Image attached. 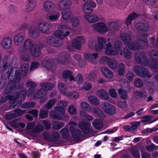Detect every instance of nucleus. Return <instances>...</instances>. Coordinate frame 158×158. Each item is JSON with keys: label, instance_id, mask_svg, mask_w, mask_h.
Instances as JSON below:
<instances>
[{"label": "nucleus", "instance_id": "27", "mask_svg": "<svg viewBox=\"0 0 158 158\" xmlns=\"http://www.w3.org/2000/svg\"><path fill=\"white\" fill-rule=\"evenodd\" d=\"M26 85L29 88V92L27 95V97H29L30 95H32L34 93L37 85L36 84L30 80L27 81Z\"/></svg>", "mask_w": 158, "mask_h": 158}, {"label": "nucleus", "instance_id": "13", "mask_svg": "<svg viewBox=\"0 0 158 158\" xmlns=\"http://www.w3.org/2000/svg\"><path fill=\"white\" fill-rule=\"evenodd\" d=\"M64 59V58L62 57L61 60L60 58L59 60L55 59L53 61L52 59L44 60L42 61V64L43 67L45 68L47 70H51L54 64L59 62L62 63L63 62V60Z\"/></svg>", "mask_w": 158, "mask_h": 158}, {"label": "nucleus", "instance_id": "23", "mask_svg": "<svg viewBox=\"0 0 158 158\" xmlns=\"http://www.w3.org/2000/svg\"><path fill=\"white\" fill-rule=\"evenodd\" d=\"M47 43L50 45H53L56 47H59L61 44V42L56 40L53 36H48L46 39Z\"/></svg>", "mask_w": 158, "mask_h": 158}, {"label": "nucleus", "instance_id": "57", "mask_svg": "<svg viewBox=\"0 0 158 158\" xmlns=\"http://www.w3.org/2000/svg\"><path fill=\"white\" fill-rule=\"evenodd\" d=\"M56 102V100L54 98L50 100L48 103L45 105V108L48 109H51L55 103Z\"/></svg>", "mask_w": 158, "mask_h": 158}, {"label": "nucleus", "instance_id": "33", "mask_svg": "<svg viewBox=\"0 0 158 158\" xmlns=\"http://www.w3.org/2000/svg\"><path fill=\"white\" fill-rule=\"evenodd\" d=\"M62 75L64 78H69V81L70 82L73 81H75L74 77L72 75L71 72L69 70H66L64 71L62 74Z\"/></svg>", "mask_w": 158, "mask_h": 158}, {"label": "nucleus", "instance_id": "3", "mask_svg": "<svg viewBox=\"0 0 158 158\" xmlns=\"http://www.w3.org/2000/svg\"><path fill=\"white\" fill-rule=\"evenodd\" d=\"M54 84L53 83H42L40 84L41 90L37 91L34 96L35 98L41 99L40 102L43 103L48 99L46 96V93L44 91H48L51 90L54 86Z\"/></svg>", "mask_w": 158, "mask_h": 158}, {"label": "nucleus", "instance_id": "14", "mask_svg": "<svg viewBox=\"0 0 158 158\" xmlns=\"http://www.w3.org/2000/svg\"><path fill=\"white\" fill-rule=\"evenodd\" d=\"M96 6L95 3L93 1L90 0L83 4L82 6V10L84 13L89 14L93 11V8H94Z\"/></svg>", "mask_w": 158, "mask_h": 158}, {"label": "nucleus", "instance_id": "49", "mask_svg": "<svg viewBox=\"0 0 158 158\" xmlns=\"http://www.w3.org/2000/svg\"><path fill=\"white\" fill-rule=\"evenodd\" d=\"M44 129V127L43 126L38 124L33 129V131L35 133H40L43 131Z\"/></svg>", "mask_w": 158, "mask_h": 158}, {"label": "nucleus", "instance_id": "1", "mask_svg": "<svg viewBox=\"0 0 158 158\" xmlns=\"http://www.w3.org/2000/svg\"><path fill=\"white\" fill-rule=\"evenodd\" d=\"M12 67L10 64H4L1 78H0V89L3 88L5 86L7 78L9 80L5 89L6 93L7 94L15 88L20 80L21 74L19 69L16 67Z\"/></svg>", "mask_w": 158, "mask_h": 158}, {"label": "nucleus", "instance_id": "46", "mask_svg": "<svg viewBox=\"0 0 158 158\" xmlns=\"http://www.w3.org/2000/svg\"><path fill=\"white\" fill-rule=\"evenodd\" d=\"M80 105L83 109L88 112H90L91 110L89 105L86 102H82L80 103Z\"/></svg>", "mask_w": 158, "mask_h": 158}, {"label": "nucleus", "instance_id": "62", "mask_svg": "<svg viewBox=\"0 0 158 158\" xmlns=\"http://www.w3.org/2000/svg\"><path fill=\"white\" fill-rule=\"evenodd\" d=\"M14 111L15 116L17 117L24 113L26 110H22L20 109H17L14 110Z\"/></svg>", "mask_w": 158, "mask_h": 158}, {"label": "nucleus", "instance_id": "53", "mask_svg": "<svg viewBox=\"0 0 158 158\" xmlns=\"http://www.w3.org/2000/svg\"><path fill=\"white\" fill-rule=\"evenodd\" d=\"M123 54L124 56L127 59H130L132 57L131 53L128 48H124L123 51Z\"/></svg>", "mask_w": 158, "mask_h": 158}, {"label": "nucleus", "instance_id": "52", "mask_svg": "<svg viewBox=\"0 0 158 158\" xmlns=\"http://www.w3.org/2000/svg\"><path fill=\"white\" fill-rule=\"evenodd\" d=\"M65 96L71 98L76 99L78 97V94L76 92H72L70 93H67Z\"/></svg>", "mask_w": 158, "mask_h": 158}, {"label": "nucleus", "instance_id": "16", "mask_svg": "<svg viewBox=\"0 0 158 158\" xmlns=\"http://www.w3.org/2000/svg\"><path fill=\"white\" fill-rule=\"evenodd\" d=\"M135 59L138 63L144 66L148 65V60L146 56L143 53H137L135 54Z\"/></svg>", "mask_w": 158, "mask_h": 158}, {"label": "nucleus", "instance_id": "54", "mask_svg": "<svg viewBox=\"0 0 158 158\" xmlns=\"http://www.w3.org/2000/svg\"><path fill=\"white\" fill-rule=\"evenodd\" d=\"M70 21L72 25L74 27H76L79 24V19L77 17H73L71 18Z\"/></svg>", "mask_w": 158, "mask_h": 158}, {"label": "nucleus", "instance_id": "12", "mask_svg": "<svg viewBox=\"0 0 158 158\" xmlns=\"http://www.w3.org/2000/svg\"><path fill=\"white\" fill-rule=\"evenodd\" d=\"M149 55L153 61V63L150 64V66L154 69H158V51L152 50L149 51Z\"/></svg>", "mask_w": 158, "mask_h": 158}, {"label": "nucleus", "instance_id": "17", "mask_svg": "<svg viewBox=\"0 0 158 158\" xmlns=\"http://www.w3.org/2000/svg\"><path fill=\"white\" fill-rule=\"evenodd\" d=\"M72 4L71 0H61L58 4V8L60 10H70Z\"/></svg>", "mask_w": 158, "mask_h": 158}, {"label": "nucleus", "instance_id": "4", "mask_svg": "<svg viewBox=\"0 0 158 158\" xmlns=\"http://www.w3.org/2000/svg\"><path fill=\"white\" fill-rule=\"evenodd\" d=\"M120 37L124 44L127 45L131 49L136 50H139L141 48V46L138 44L137 41H132L131 42L132 36L130 33L125 32L121 33Z\"/></svg>", "mask_w": 158, "mask_h": 158}, {"label": "nucleus", "instance_id": "8", "mask_svg": "<svg viewBox=\"0 0 158 158\" xmlns=\"http://www.w3.org/2000/svg\"><path fill=\"white\" fill-rule=\"evenodd\" d=\"M27 93V91L26 90L21 91L20 94L15 93L12 97V102H10V107L20 106L22 103V102L20 101H17V99L19 98L21 100L24 99L25 98Z\"/></svg>", "mask_w": 158, "mask_h": 158}, {"label": "nucleus", "instance_id": "58", "mask_svg": "<svg viewBox=\"0 0 158 158\" xmlns=\"http://www.w3.org/2000/svg\"><path fill=\"white\" fill-rule=\"evenodd\" d=\"M12 96H10L7 95H4L1 98L0 102L1 103L5 102L8 99L9 100L10 102H11Z\"/></svg>", "mask_w": 158, "mask_h": 158}, {"label": "nucleus", "instance_id": "51", "mask_svg": "<svg viewBox=\"0 0 158 158\" xmlns=\"http://www.w3.org/2000/svg\"><path fill=\"white\" fill-rule=\"evenodd\" d=\"M110 105L111 104L108 102H104L102 104V108L106 114L109 112L108 109H109Z\"/></svg>", "mask_w": 158, "mask_h": 158}, {"label": "nucleus", "instance_id": "61", "mask_svg": "<svg viewBox=\"0 0 158 158\" xmlns=\"http://www.w3.org/2000/svg\"><path fill=\"white\" fill-rule=\"evenodd\" d=\"M151 118L149 116H146L143 118V119L141 120V122L145 123V124L151 123L152 122H150Z\"/></svg>", "mask_w": 158, "mask_h": 158}, {"label": "nucleus", "instance_id": "38", "mask_svg": "<svg viewBox=\"0 0 158 158\" xmlns=\"http://www.w3.org/2000/svg\"><path fill=\"white\" fill-rule=\"evenodd\" d=\"M61 13L62 17L65 20L69 19L71 15V11L70 10H64Z\"/></svg>", "mask_w": 158, "mask_h": 158}, {"label": "nucleus", "instance_id": "24", "mask_svg": "<svg viewBox=\"0 0 158 158\" xmlns=\"http://www.w3.org/2000/svg\"><path fill=\"white\" fill-rule=\"evenodd\" d=\"M55 5L52 2L47 0L43 3V7L44 10L46 12H49L55 8Z\"/></svg>", "mask_w": 158, "mask_h": 158}, {"label": "nucleus", "instance_id": "44", "mask_svg": "<svg viewBox=\"0 0 158 158\" xmlns=\"http://www.w3.org/2000/svg\"><path fill=\"white\" fill-rule=\"evenodd\" d=\"M94 126L97 129H99L102 127V123L101 120H95L93 122Z\"/></svg>", "mask_w": 158, "mask_h": 158}, {"label": "nucleus", "instance_id": "34", "mask_svg": "<svg viewBox=\"0 0 158 158\" xmlns=\"http://www.w3.org/2000/svg\"><path fill=\"white\" fill-rule=\"evenodd\" d=\"M129 89L126 92L125 90H124L121 89H120L118 90V93L120 97L123 99H126L128 98L127 93L129 92L130 90V87L129 86Z\"/></svg>", "mask_w": 158, "mask_h": 158}, {"label": "nucleus", "instance_id": "9", "mask_svg": "<svg viewBox=\"0 0 158 158\" xmlns=\"http://www.w3.org/2000/svg\"><path fill=\"white\" fill-rule=\"evenodd\" d=\"M85 39L83 37L78 36L72 41V46L69 45L67 47V49L70 51H72L73 48L78 50L80 49L81 46L85 43Z\"/></svg>", "mask_w": 158, "mask_h": 158}, {"label": "nucleus", "instance_id": "41", "mask_svg": "<svg viewBox=\"0 0 158 158\" xmlns=\"http://www.w3.org/2000/svg\"><path fill=\"white\" fill-rule=\"evenodd\" d=\"M125 71V65L124 64L120 63L119 64L117 68L118 74L120 76H123Z\"/></svg>", "mask_w": 158, "mask_h": 158}, {"label": "nucleus", "instance_id": "11", "mask_svg": "<svg viewBox=\"0 0 158 158\" xmlns=\"http://www.w3.org/2000/svg\"><path fill=\"white\" fill-rule=\"evenodd\" d=\"M134 71L137 75L142 77L150 78L152 76V75L150 74L149 72L147 69L141 66H135Z\"/></svg>", "mask_w": 158, "mask_h": 158}, {"label": "nucleus", "instance_id": "35", "mask_svg": "<svg viewBox=\"0 0 158 158\" xmlns=\"http://www.w3.org/2000/svg\"><path fill=\"white\" fill-rule=\"evenodd\" d=\"M29 35L33 38H37L39 35V33L36 28L35 27H32L29 29L28 32Z\"/></svg>", "mask_w": 158, "mask_h": 158}, {"label": "nucleus", "instance_id": "59", "mask_svg": "<svg viewBox=\"0 0 158 158\" xmlns=\"http://www.w3.org/2000/svg\"><path fill=\"white\" fill-rule=\"evenodd\" d=\"M110 59L108 57L104 56L102 57L100 60V63L103 64H108Z\"/></svg>", "mask_w": 158, "mask_h": 158}, {"label": "nucleus", "instance_id": "39", "mask_svg": "<svg viewBox=\"0 0 158 158\" xmlns=\"http://www.w3.org/2000/svg\"><path fill=\"white\" fill-rule=\"evenodd\" d=\"M17 119H15L10 122V124L12 127L16 128H19V127L23 128L25 127V124L21 122L17 123Z\"/></svg>", "mask_w": 158, "mask_h": 158}, {"label": "nucleus", "instance_id": "32", "mask_svg": "<svg viewBox=\"0 0 158 158\" xmlns=\"http://www.w3.org/2000/svg\"><path fill=\"white\" fill-rule=\"evenodd\" d=\"M90 124L89 123L82 122L79 123L78 127L81 129L83 133H86L89 131Z\"/></svg>", "mask_w": 158, "mask_h": 158}, {"label": "nucleus", "instance_id": "36", "mask_svg": "<svg viewBox=\"0 0 158 158\" xmlns=\"http://www.w3.org/2000/svg\"><path fill=\"white\" fill-rule=\"evenodd\" d=\"M36 5L35 0H28L27 4L26 6L27 10L29 11L32 10Z\"/></svg>", "mask_w": 158, "mask_h": 158}, {"label": "nucleus", "instance_id": "48", "mask_svg": "<svg viewBox=\"0 0 158 158\" xmlns=\"http://www.w3.org/2000/svg\"><path fill=\"white\" fill-rule=\"evenodd\" d=\"M88 100L89 102L94 105H97L98 104V101L96 97L91 96L89 97Z\"/></svg>", "mask_w": 158, "mask_h": 158}, {"label": "nucleus", "instance_id": "10", "mask_svg": "<svg viewBox=\"0 0 158 158\" xmlns=\"http://www.w3.org/2000/svg\"><path fill=\"white\" fill-rule=\"evenodd\" d=\"M91 27L94 31L102 35L105 34L109 31L106 24L102 22H98L92 24Z\"/></svg>", "mask_w": 158, "mask_h": 158}, {"label": "nucleus", "instance_id": "2", "mask_svg": "<svg viewBox=\"0 0 158 158\" xmlns=\"http://www.w3.org/2000/svg\"><path fill=\"white\" fill-rule=\"evenodd\" d=\"M108 43L106 44L105 39L100 37L98 39V45L97 48V52H100L102 49H105V53L108 55H117L119 52L123 44L118 40L114 38H107Z\"/></svg>", "mask_w": 158, "mask_h": 158}, {"label": "nucleus", "instance_id": "30", "mask_svg": "<svg viewBox=\"0 0 158 158\" xmlns=\"http://www.w3.org/2000/svg\"><path fill=\"white\" fill-rule=\"evenodd\" d=\"M101 71L104 76L107 78H111L113 77L114 73L105 67H102L101 69Z\"/></svg>", "mask_w": 158, "mask_h": 158}, {"label": "nucleus", "instance_id": "37", "mask_svg": "<svg viewBox=\"0 0 158 158\" xmlns=\"http://www.w3.org/2000/svg\"><path fill=\"white\" fill-rule=\"evenodd\" d=\"M97 94L98 96L104 100L107 99L109 97L108 93L102 89H101L98 90Z\"/></svg>", "mask_w": 158, "mask_h": 158}, {"label": "nucleus", "instance_id": "6", "mask_svg": "<svg viewBox=\"0 0 158 158\" xmlns=\"http://www.w3.org/2000/svg\"><path fill=\"white\" fill-rule=\"evenodd\" d=\"M148 34H143L139 36V40L147 46H150L151 47H156L158 49V37L157 42L155 43L156 38L155 36H153L149 38L148 40Z\"/></svg>", "mask_w": 158, "mask_h": 158}, {"label": "nucleus", "instance_id": "64", "mask_svg": "<svg viewBox=\"0 0 158 158\" xmlns=\"http://www.w3.org/2000/svg\"><path fill=\"white\" fill-rule=\"evenodd\" d=\"M63 126V123H54L52 128L55 130H59Z\"/></svg>", "mask_w": 158, "mask_h": 158}, {"label": "nucleus", "instance_id": "31", "mask_svg": "<svg viewBox=\"0 0 158 158\" xmlns=\"http://www.w3.org/2000/svg\"><path fill=\"white\" fill-rule=\"evenodd\" d=\"M84 17L86 20L90 23H94L98 20V17L96 15H85Z\"/></svg>", "mask_w": 158, "mask_h": 158}, {"label": "nucleus", "instance_id": "63", "mask_svg": "<svg viewBox=\"0 0 158 158\" xmlns=\"http://www.w3.org/2000/svg\"><path fill=\"white\" fill-rule=\"evenodd\" d=\"M48 114V110H41L39 114V117L40 118L43 119L46 118L47 117Z\"/></svg>", "mask_w": 158, "mask_h": 158}, {"label": "nucleus", "instance_id": "60", "mask_svg": "<svg viewBox=\"0 0 158 158\" xmlns=\"http://www.w3.org/2000/svg\"><path fill=\"white\" fill-rule=\"evenodd\" d=\"M93 112L96 115L98 116H103L104 114L102 111L98 108H93L92 109Z\"/></svg>", "mask_w": 158, "mask_h": 158}, {"label": "nucleus", "instance_id": "28", "mask_svg": "<svg viewBox=\"0 0 158 158\" xmlns=\"http://www.w3.org/2000/svg\"><path fill=\"white\" fill-rule=\"evenodd\" d=\"M35 44L31 42V40L29 39L26 40L24 42L22 46V51L25 52L28 49H29V51Z\"/></svg>", "mask_w": 158, "mask_h": 158}, {"label": "nucleus", "instance_id": "22", "mask_svg": "<svg viewBox=\"0 0 158 158\" xmlns=\"http://www.w3.org/2000/svg\"><path fill=\"white\" fill-rule=\"evenodd\" d=\"M25 38V35L22 33L16 34L14 37L13 41L17 45H20L23 42Z\"/></svg>", "mask_w": 158, "mask_h": 158}, {"label": "nucleus", "instance_id": "55", "mask_svg": "<svg viewBox=\"0 0 158 158\" xmlns=\"http://www.w3.org/2000/svg\"><path fill=\"white\" fill-rule=\"evenodd\" d=\"M118 26V23L114 21L109 22L108 23V26L110 29H115Z\"/></svg>", "mask_w": 158, "mask_h": 158}, {"label": "nucleus", "instance_id": "40", "mask_svg": "<svg viewBox=\"0 0 158 158\" xmlns=\"http://www.w3.org/2000/svg\"><path fill=\"white\" fill-rule=\"evenodd\" d=\"M88 46L92 49L95 50L97 51L98 44L95 40H90L88 43Z\"/></svg>", "mask_w": 158, "mask_h": 158}, {"label": "nucleus", "instance_id": "45", "mask_svg": "<svg viewBox=\"0 0 158 158\" xmlns=\"http://www.w3.org/2000/svg\"><path fill=\"white\" fill-rule=\"evenodd\" d=\"M58 87L60 92L63 95H65V94L67 93L66 92V85L64 84L60 83L58 84Z\"/></svg>", "mask_w": 158, "mask_h": 158}, {"label": "nucleus", "instance_id": "47", "mask_svg": "<svg viewBox=\"0 0 158 158\" xmlns=\"http://www.w3.org/2000/svg\"><path fill=\"white\" fill-rule=\"evenodd\" d=\"M108 64L111 69H115L117 67L118 63L116 60L112 59L109 60Z\"/></svg>", "mask_w": 158, "mask_h": 158}, {"label": "nucleus", "instance_id": "7", "mask_svg": "<svg viewBox=\"0 0 158 158\" xmlns=\"http://www.w3.org/2000/svg\"><path fill=\"white\" fill-rule=\"evenodd\" d=\"M58 30H56L54 33L55 36L57 38L62 39L71 33V28L68 26L65 25L58 27Z\"/></svg>", "mask_w": 158, "mask_h": 158}, {"label": "nucleus", "instance_id": "20", "mask_svg": "<svg viewBox=\"0 0 158 158\" xmlns=\"http://www.w3.org/2000/svg\"><path fill=\"white\" fill-rule=\"evenodd\" d=\"M135 27L139 30L142 31V33L138 35V38L139 39V35L143 34H147L146 32L148 31L149 26L148 24L147 23H139L136 24L135 25Z\"/></svg>", "mask_w": 158, "mask_h": 158}, {"label": "nucleus", "instance_id": "56", "mask_svg": "<svg viewBox=\"0 0 158 158\" xmlns=\"http://www.w3.org/2000/svg\"><path fill=\"white\" fill-rule=\"evenodd\" d=\"M134 85L136 87L140 88L143 86V83L141 79L137 78L134 81Z\"/></svg>", "mask_w": 158, "mask_h": 158}, {"label": "nucleus", "instance_id": "5", "mask_svg": "<svg viewBox=\"0 0 158 158\" xmlns=\"http://www.w3.org/2000/svg\"><path fill=\"white\" fill-rule=\"evenodd\" d=\"M67 103L65 101H60L58 104V106L55 107V110L61 114V115H59L55 111L51 110L50 112V115L52 118L61 119L63 116H67V114H64L65 111V107L67 106Z\"/></svg>", "mask_w": 158, "mask_h": 158}, {"label": "nucleus", "instance_id": "19", "mask_svg": "<svg viewBox=\"0 0 158 158\" xmlns=\"http://www.w3.org/2000/svg\"><path fill=\"white\" fill-rule=\"evenodd\" d=\"M60 13L58 11L49 13L45 16L47 20L51 22H55L59 19L60 16Z\"/></svg>", "mask_w": 158, "mask_h": 158}, {"label": "nucleus", "instance_id": "21", "mask_svg": "<svg viewBox=\"0 0 158 158\" xmlns=\"http://www.w3.org/2000/svg\"><path fill=\"white\" fill-rule=\"evenodd\" d=\"M98 53L97 52L94 53H88L84 54V57L88 61L94 64L96 63V60L98 57Z\"/></svg>", "mask_w": 158, "mask_h": 158}, {"label": "nucleus", "instance_id": "43", "mask_svg": "<svg viewBox=\"0 0 158 158\" xmlns=\"http://www.w3.org/2000/svg\"><path fill=\"white\" fill-rule=\"evenodd\" d=\"M29 65L27 64H24L21 67V70L22 75L23 76H26L27 74Z\"/></svg>", "mask_w": 158, "mask_h": 158}, {"label": "nucleus", "instance_id": "29", "mask_svg": "<svg viewBox=\"0 0 158 158\" xmlns=\"http://www.w3.org/2000/svg\"><path fill=\"white\" fill-rule=\"evenodd\" d=\"M139 16V15L133 12L128 15L126 18L125 23L127 25L130 24L132 21L137 18Z\"/></svg>", "mask_w": 158, "mask_h": 158}, {"label": "nucleus", "instance_id": "26", "mask_svg": "<svg viewBox=\"0 0 158 158\" xmlns=\"http://www.w3.org/2000/svg\"><path fill=\"white\" fill-rule=\"evenodd\" d=\"M12 40L10 38H4L1 43L2 47L6 49H9L12 46Z\"/></svg>", "mask_w": 158, "mask_h": 158}, {"label": "nucleus", "instance_id": "42", "mask_svg": "<svg viewBox=\"0 0 158 158\" xmlns=\"http://www.w3.org/2000/svg\"><path fill=\"white\" fill-rule=\"evenodd\" d=\"M128 3L125 2L123 0H118V1L117 6L118 8L121 10H124L125 9L128 5Z\"/></svg>", "mask_w": 158, "mask_h": 158}, {"label": "nucleus", "instance_id": "50", "mask_svg": "<svg viewBox=\"0 0 158 158\" xmlns=\"http://www.w3.org/2000/svg\"><path fill=\"white\" fill-rule=\"evenodd\" d=\"M35 105V103L33 102H31L28 103H25L23 104L21 106L23 109L33 107Z\"/></svg>", "mask_w": 158, "mask_h": 158}, {"label": "nucleus", "instance_id": "15", "mask_svg": "<svg viewBox=\"0 0 158 158\" xmlns=\"http://www.w3.org/2000/svg\"><path fill=\"white\" fill-rule=\"evenodd\" d=\"M38 28L39 31L42 33L48 34L51 32L50 24L45 21L40 22L38 25Z\"/></svg>", "mask_w": 158, "mask_h": 158}, {"label": "nucleus", "instance_id": "25", "mask_svg": "<svg viewBox=\"0 0 158 158\" xmlns=\"http://www.w3.org/2000/svg\"><path fill=\"white\" fill-rule=\"evenodd\" d=\"M30 54L34 57H37L40 55V50L39 47L35 44L29 51Z\"/></svg>", "mask_w": 158, "mask_h": 158}, {"label": "nucleus", "instance_id": "18", "mask_svg": "<svg viewBox=\"0 0 158 158\" xmlns=\"http://www.w3.org/2000/svg\"><path fill=\"white\" fill-rule=\"evenodd\" d=\"M70 125V130L72 135L75 138H77L80 137L81 131L77 129H75V127L77 126V123L72 121L69 123Z\"/></svg>", "mask_w": 158, "mask_h": 158}]
</instances>
